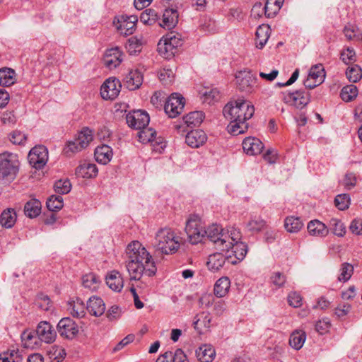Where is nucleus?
<instances>
[{
	"label": "nucleus",
	"instance_id": "f704fd0d",
	"mask_svg": "<svg viewBox=\"0 0 362 362\" xmlns=\"http://www.w3.org/2000/svg\"><path fill=\"white\" fill-rule=\"evenodd\" d=\"M100 284V278L93 273H88L82 276L83 286L91 291H96Z\"/></svg>",
	"mask_w": 362,
	"mask_h": 362
},
{
	"label": "nucleus",
	"instance_id": "473e14b6",
	"mask_svg": "<svg viewBox=\"0 0 362 362\" xmlns=\"http://www.w3.org/2000/svg\"><path fill=\"white\" fill-rule=\"evenodd\" d=\"M41 211V203L39 200L33 199L25 203L24 206V212L25 216L29 218H35Z\"/></svg>",
	"mask_w": 362,
	"mask_h": 362
},
{
	"label": "nucleus",
	"instance_id": "c756f323",
	"mask_svg": "<svg viewBox=\"0 0 362 362\" xmlns=\"http://www.w3.org/2000/svg\"><path fill=\"white\" fill-rule=\"evenodd\" d=\"M16 71L8 67L0 69V86H10L16 82Z\"/></svg>",
	"mask_w": 362,
	"mask_h": 362
},
{
	"label": "nucleus",
	"instance_id": "ea45409f",
	"mask_svg": "<svg viewBox=\"0 0 362 362\" xmlns=\"http://www.w3.org/2000/svg\"><path fill=\"white\" fill-rule=\"evenodd\" d=\"M230 124L228 126V131L233 135L243 134L248 128V124L246 121H236L229 119Z\"/></svg>",
	"mask_w": 362,
	"mask_h": 362
},
{
	"label": "nucleus",
	"instance_id": "6e6552de",
	"mask_svg": "<svg viewBox=\"0 0 362 362\" xmlns=\"http://www.w3.org/2000/svg\"><path fill=\"white\" fill-rule=\"evenodd\" d=\"M207 238L211 242H212L215 247L224 252L226 248L225 232L222 227L217 224H213L204 230V236Z\"/></svg>",
	"mask_w": 362,
	"mask_h": 362
},
{
	"label": "nucleus",
	"instance_id": "393cba45",
	"mask_svg": "<svg viewBox=\"0 0 362 362\" xmlns=\"http://www.w3.org/2000/svg\"><path fill=\"white\" fill-rule=\"evenodd\" d=\"M98 168L94 163H84L76 169V174L83 178H93L98 175Z\"/></svg>",
	"mask_w": 362,
	"mask_h": 362
},
{
	"label": "nucleus",
	"instance_id": "c9c22d12",
	"mask_svg": "<svg viewBox=\"0 0 362 362\" xmlns=\"http://www.w3.org/2000/svg\"><path fill=\"white\" fill-rule=\"evenodd\" d=\"M163 42V45H182L183 40L182 35L176 32H170L164 35L158 42L157 45H161Z\"/></svg>",
	"mask_w": 362,
	"mask_h": 362
},
{
	"label": "nucleus",
	"instance_id": "c85d7f7f",
	"mask_svg": "<svg viewBox=\"0 0 362 362\" xmlns=\"http://www.w3.org/2000/svg\"><path fill=\"white\" fill-rule=\"evenodd\" d=\"M230 281L229 278L223 276L216 281L214 288V295L218 298L224 297L229 291Z\"/></svg>",
	"mask_w": 362,
	"mask_h": 362
},
{
	"label": "nucleus",
	"instance_id": "7ed1b4c3",
	"mask_svg": "<svg viewBox=\"0 0 362 362\" xmlns=\"http://www.w3.org/2000/svg\"><path fill=\"white\" fill-rule=\"evenodd\" d=\"M180 241L170 228L159 230L155 238L153 246L157 252L168 255L175 253L180 247Z\"/></svg>",
	"mask_w": 362,
	"mask_h": 362
},
{
	"label": "nucleus",
	"instance_id": "3c124183",
	"mask_svg": "<svg viewBox=\"0 0 362 362\" xmlns=\"http://www.w3.org/2000/svg\"><path fill=\"white\" fill-rule=\"evenodd\" d=\"M46 204L49 211H57L64 206L63 199L61 195H52L47 199Z\"/></svg>",
	"mask_w": 362,
	"mask_h": 362
},
{
	"label": "nucleus",
	"instance_id": "69168bd1",
	"mask_svg": "<svg viewBox=\"0 0 362 362\" xmlns=\"http://www.w3.org/2000/svg\"><path fill=\"white\" fill-rule=\"evenodd\" d=\"M36 305L42 310L47 311L50 309L52 304L49 298L44 294H40L36 299Z\"/></svg>",
	"mask_w": 362,
	"mask_h": 362
},
{
	"label": "nucleus",
	"instance_id": "f8f14e48",
	"mask_svg": "<svg viewBox=\"0 0 362 362\" xmlns=\"http://www.w3.org/2000/svg\"><path fill=\"white\" fill-rule=\"evenodd\" d=\"M284 101L296 107L298 109H303L310 102V94L303 90H297L292 93H286L284 98Z\"/></svg>",
	"mask_w": 362,
	"mask_h": 362
},
{
	"label": "nucleus",
	"instance_id": "9b49d317",
	"mask_svg": "<svg viewBox=\"0 0 362 362\" xmlns=\"http://www.w3.org/2000/svg\"><path fill=\"white\" fill-rule=\"evenodd\" d=\"M127 123L131 128L141 129L146 127L150 121L148 114L143 110H134L126 115Z\"/></svg>",
	"mask_w": 362,
	"mask_h": 362
},
{
	"label": "nucleus",
	"instance_id": "9d476101",
	"mask_svg": "<svg viewBox=\"0 0 362 362\" xmlns=\"http://www.w3.org/2000/svg\"><path fill=\"white\" fill-rule=\"evenodd\" d=\"M30 164L36 169H41L44 167L48 160V151L44 146L33 147L29 152L28 156Z\"/></svg>",
	"mask_w": 362,
	"mask_h": 362
},
{
	"label": "nucleus",
	"instance_id": "20e7f679",
	"mask_svg": "<svg viewBox=\"0 0 362 362\" xmlns=\"http://www.w3.org/2000/svg\"><path fill=\"white\" fill-rule=\"evenodd\" d=\"M18 156L10 152L0 153V180L12 182L19 171Z\"/></svg>",
	"mask_w": 362,
	"mask_h": 362
},
{
	"label": "nucleus",
	"instance_id": "de8ad7c7",
	"mask_svg": "<svg viewBox=\"0 0 362 362\" xmlns=\"http://www.w3.org/2000/svg\"><path fill=\"white\" fill-rule=\"evenodd\" d=\"M329 229L332 233L339 236L343 237L346 233V227L341 220L332 218L329 222Z\"/></svg>",
	"mask_w": 362,
	"mask_h": 362
},
{
	"label": "nucleus",
	"instance_id": "4468645a",
	"mask_svg": "<svg viewBox=\"0 0 362 362\" xmlns=\"http://www.w3.org/2000/svg\"><path fill=\"white\" fill-rule=\"evenodd\" d=\"M122 61L123 53L119 47L107 49L103 55V64L110 70L117 68Z\"/></svg>",
	"mask_w": 362,
	"mask_h": 362
},
{
	"label": "nucleus",
	"instance_id": "09e8293b",
	"mask_svg": "<svg viewBox=\"0 0 362 362\" xmlns=\"http://www.w3.org/2000/svg\"><path fill=\"white\" fill-rule=\"evenodd\" d=\"M211 317L209 313H202L194 317L193 322L194 328L195 329H199V325L206 328H209L211 326Z\"/></svg>",
	"mask_w": 362,
	"mask_h": 362
},
{
	"label": "nucleus",
	"instance_id": "603ef678",
	"mask_svg": "<svg viewBox=\"0 0 362 362\" xmlns=\"http://www.w3.org/2000/svg\"><path fill=\"white\" fill-rule=\"evenodd\" d=\"M23 358L17 350H11L0 354V362H22Z\"/></svg>",
	"mask_w": 362,
	"mask_h": 362
},
{
	"label": "nucleus",
	"instance_id": "bf43d9fd",
	"mask_svg": "<svg viewBox=\"0 0 362 362\" xmlns=\"http://www.w3.org/2000/svg\"><path fill=\"white\" fill-rule=\"evenodd\" d=\"M50 358L57 362L63 361L66 355L65 349L61 346H53L49 351Z\"/></svg>",
	"mask_w": 362,
	"mask_h": 362
},
{
	"label": "nucleus",
	"instance_id": "13d9d810",
	"mask_svg": "<svg viewBox=\"0 0 362 362\" xmlns=\"http://www.w3.org/2000/svg\"><path fill=\"white\" fill-rule=\"evenodd\" d=\"M8 139L13 144L24 145L26 142L27 136L23 132L19 130H14L9 134Z\"/></svg>",
	"mask_w": 362,
	"mask_h": 362
},
{
	"label": "nucleus",
	"instance_id": "c03bdc74",
	"mask_svg": "<svg viewBox=\"0 0 362 362\" xmlns=\"http://www.w3.org/2000/svg\"><path fill=\"white\" fill-rule=\"evenodd\" d=\"M281 6V0H267L264 6V15L267 18H273L276 15Z\"/></svg>",
	"mask_w": 362,
	"mask_h": 362
},
{
	"label": "nucleus",
	"instance_id": "1a4fd4ad",
	"mask_svg": "<svg viewBox=\"0 0 362 362\" xmlns=\"http://www.w3.org/2000/svg\"><path fill=\"white\" fill-rule=\"evenodd\" d=\"M184 106L185 98L180 94L174 93L166 101L164 110L169 117L174 118L181 113Z\"/></svg>",
	"mask_w": 362,
	"mask_h": 362
},
{
	"label": "nucleus",
	"instance_id": "49530a36",
	"mask_svg": "<svg viewBox=\"0 0 362 362\" xmlns=\"http://www.w3.org/2000/svg\"><path fill=\"white\" fill-rule=\"evenodd\" d=\"M344 33L348 40L362 42V33L360 32L359 28L354 25H346L344 29Z\"/></svg>",
	"mask_w": 362,
	"mask_h": 362
},
{
	"label": "nucleus",
	"instance_id": "58836bf2",
	"mask_svg": "<svg viewBox=\"0 0 362 362\" xmlns=\"http://www.w3.org/2000/svg\"><path fill=\"white\" fill-rule=\"evenodd\" d=\"M204 118L202 111H194L184 117L183 119L188 127H196L201 124Z\"/></svg>",
	"mask_w": 362,
	"mask_h": 362
},
{
	"label": "nucleus",
	"instance_id": "a211bd4d",
	"mask_svg": "<svg viewBox=\"0 0 362 362\" xmlns=\"http://www.w3.org/2000/svg\"><path fill=\"white\" fill-rule=\"evenodd\" d=\"M236 82L240 90L251 92L256 80L250 72L240 71L236 76Z\"/></svg>",
	"mask_w": 362,
	"mask_h": 362
},
{
	"label": "nucleus",
	"instance_id": "680f3d73",
	"mask_svg": "<svg viewBox=\"0 0 362 362\" xmlns=\"http://www.w3.org/2000/svg\"><path fill=\"white\" fill-rule=\"evenodd\" d=\"M54 191L59 194H67L71 189V185L69 180H59L54 183Z\"/></svg>",
	"mask_w": 362,
	"mask_h": 362
},
{
	"label": "nucleus",
	"instance_id": "72a5a7b5",
	"mask_svg": "<svg viewBox=\"0 0 362 362\" xmlns=\"http://www.w3.org/2000/svg\"><path fill=\"white\" fill-rule=\"evenodd\" d=\"M225 236H226L225 245L227 246L225 251L229 252L232 244L240 242L241 233L239 229L231 227L227 230V232H225Z\"/></svg>",
	"mask_w": 362,
	"mask_h": 362
},
{
	"label": "nucleus",
	"instance_id": "a878e982",
	"mask_svg": "<svg viewBox=\"0 0 362 362\" xmlns=\"http://www.w3.org/2000/svg\"><path fill=\"white\" fill-rule=\"evenodd\" d=\"M231 249V253L233 255L235 259L232 258L229 259L230 262L233 264H235L237 262L243 260L247 252V245L243 242H238L231 245L230 250Z\"/></svg>",
	"mask_w": 362,
	"mask_h": 362
},
{
	"label": "nucleus",
	"instance_id": "864d4df0",
	"mask_svg": "<svg viewBox=\"0 0 362 362\" xmlns=\"http://www.w3.org/2000/svg\"><path fill=\"white\" fill-rule=\"evenodd\" d=\"M346 75L350 81L356 83L362 77V69L358 65L355 64L347 69Z\"/></svg>",
	"mask_w": 362,
	"mask_h": 362
},
{
	"label": "nucleus",
	"instance_id": "39448f33",
	"mask_svg": "<svg viewBox=\"0 0 362 362\" xmlns=\"http://www.w3.org/2000/svg\"><path fill=\"white\" fill-rule=\"evenodd\" d=\"M140 142L143 144L150 143L152 150L156 153H161L166 146L164 139L157 136V132L152 128L144 127L138 133Z\"/></svg>",
	"mask_w": 362,
	"mask_h": 362
},
{
	"label": "nucleus",
	"instance_id": "7c9ffc66",
	"mask_svg": "<svg viewBox=\"0 0 362 362\" xmlns=\"http://www.w3.org/2000/svg\"><path fill=\"white\" fill-rule=\"evenodd\" d=\"M17 215L14 209H7L2 211L0 216V223L6 228H12L16 221Z\"/></svg>",
	"mask_w": 362,
	"mask_h": 362
},
{
	"label": "nucleus",
	"instance_id": "4c0bfd02",
	"mask_svg": "<svg viewBox=\"0 0 362 362\" xmlns=\"http://www.w3.org/2000/svg\"><path fill=\"white\" fill-rule=\"evenodd\" d=\"M325 76V71L322 64L312 66L308 74V76L320 85L324 82Z\"/></svg>",
	"mask_w": 362,
	"mask_h": 362
},
{
	"label": "nucleus",
	"instance_id": "f03ea898",
	"mask_svg": "<svg viewBox=\"0 0 362 362\" xmlns=\"http://www.w3.org/2000/svg\"><path fill=\"white\" fill-rule=\"evenodd\" d=\"M255 113V107L250 102L243 99H238L227 103L223 110V114L227 119L247 121Z\"/></svg>",
	"mask_w": 362,
	"mask_h": 362
},
{
	"label": "nucleus",
	"instance_id": "a19ab883",
	"mask_svg": "<svg viewBox=\"0 0 362 362\" xmlns=\"http://www.w3.org/2000/svg\"><path fill=\"white\" fill-rule=\"evenodd\" d=\"M306 339L305 333L303 331L293 332L289 339V344L296 350H299L302 348Z\"/></svg>",
	"mask_w": 362,
	"mask_h": 362
},
{
	"label": "nucleus",
	"instance_id": "b1692460",
	"mask_svg": "<svg viewBox=\"0 0 362 362\" xmlns=\"http://www.w3.org/2000/svg\"><path fill=\"white\" fill-rule=\"evenodd\" d=\"M106 284L112 291H120L124 286L121 274L115 270L110 272L106 276Z\"/></svg>",
	"mask_w": 362,
	"mask_h": 362
},
{
	"label": "nucleus",
	"instance_id": "412c9836",
	"mask_svg": "<svg viewBox=\"0 0 362 362\" xmlns=\"http://www.w3.org/2000/svg\"><path fill=\"white\" fill-rule=\"evenodd\" d=\"M231 259V255H224L221 252H216L209 255L207 261L208 269L212 272L218 271L225 264L226 259Z\"/></svg>",
	"mask_w": 362,
	"mask_h": 362
},
{
	"label": "nucleus",
	"instance_id": "e433bc0d",
	"mask_svg": "<svg viewBox=\"0 0 362 362\" xmlns=\"http://www.w3.org/2000/svg\"><path fill=\"white\" fill-rule=\"evenodd\" d=\"M303 223L299 217L288 216L284 221V227L288 233H298L303 228Z\"/></svg>",
	"mask_w": 362,
	"mask_h": 362
},
{
	"label": "nucleus",
	"instance_id": "e2e57ef3",
	"mask_svg": "<svg viewBox=\"0 0 362 362\" xmlns=\"http://www.w3.org/2000/svg\"><path fill=\"white\" fill-rule=\"evenodd\" d=\"M340 270L341 273L338 277V279L340 281H346L351 278L354 272V267L349 263H344L341 265Z\"/></svg>",
	"mask_w": 362,
	"mask_h": 362
},
{
	"label": "nucleus",
	"instance_id": "2eb2a0df",
	"mask_svg": "<svg viewBox=\"0 0 362 362\" xmlns=\"http://www.w3.org/2000/svg\"><path fill=\"white\" fill-rule=\"evenodd\" d=\"M57 330L62 337L72 339L78 332V327L72 319L64 317L58 322Z\"/></svg>",
	"mask_w": 362,
	"mask_h": 362
},
{
	"label": "nucleus",
	"instance_id": "0e129e2a",
	"mask_svg": "<svg viewBox=\"0 0 362 362\" xmlns=\"http://www.w3.org/2000/svg\"><path fill=\"white\" fill-rule=\"evenodd\" d=\"M177 47H157L158 54L165 59H172L176 52Z\"/></svg>",
	"mask_w": 362,
	"mask_h": 362
},
{
	"label": "nucleus",
	"instance_id": "5fc2aeb1",
	"mask_svg": "<svg viewBox=\"0 0 362 362\" xmlns=\"http://www.w3.org/2000/svg\"><path fill=\"white\" fill-rule=\"evenodd\" d=\"M269 27L259 26L256 30V45H265L269 39Z\"/></svg>",
	"mask_w": 362,
	"mask_h": 362
},
{
	"label": "nucleus",
	"instance_id": "4be33fe9",
	"mask_svg": "<svg viewBox=\"0 0 362 362\" xmlns=\"http://www.w3.org/2000/svg\"><path fill=\"white\" fill-rule=\"evenodd\" d=\"M86 310L90 315L100 317L105 313V305L102 298L93 296L87 303Z\"/></svg>",
	"mask_w": 362,
	"mask_h": 362
},
{
	"label": "nucleus",
	"instance_id": "4d7b16f0",
	"mask_svg": "<svg viewBox=\"0 0 362 362\" xmlns=\"http://www.w3.org/2000/svg\"><path fill=\"white\" fill-rule=\"evenodd\" d=\"M341 59L346 64H351L356 61V54L353 47H347L341 52Z\"/></svg>",
	"mask_w": 362,
	"mask_h": 362
},
{
	"label": "nucleus",
	"instance_id": "f257e3e1",
	"mask_svg": "<svg viewBox=\"0 0 362 362\" xmlns=\"http://www.w3.org/2000/svg\"><path fill=\"white\" fill-rule=\"evenodd\" d=\"M124 259L131 280H140L144 275L153 276L157 272V267L151 255L137 240L127 245Z\"/></svg>",
	"mask_w": 362,
	"mask_h": 362
},
{
	"label": "nucleus",
	"instance_id": "774afa93",
	"mask_svg": "<svg viewBox=\"0 0 362 362\" xmlns=\"http://www.w3.org/2000/svg\"><path fill=\"white\" fill-rule=\"evenodd\" d=\"M356 177L353 173H348L343 180V185L346 189H351L356 185Z\"/></svg>",
	"mask_w": 362,
	"mask_h": 362
},
{
	"label": "nucleus",
	"instance_id": "423d86ee",
	"mask_svg": "<svg viewBox=\"0 0 362 362\" xmlns=\"http://www.w3.org/2000/svg\"><path fill=\"white\" fill-rule=\"evenodd\" d=\"M185 232L189 241L192 244L200 243L204 238V230L202 226L201 219L197 215L191 216L185 226Z\"/></svg>",
	"mask_w": 362,
	"mask_h": 362
},
{
	"label": "nucleus",
	"instance_id": "cd10ccee",
	"mask_svg": "<svg viewBox=\"0 0 362 362\" xmlns=\"http://www.w3.org/2000/svg\"><path fill=\"white\" fill-rule=\"evenodd\" d=\"M196 356L201 362H211L215 356V349L210 344H204L196 351Z\"/></svg>",
	"mask_w": 362,
	"mask_h": 362
},
{
	"label": "nucleus",
	"instance_id": "052dcab7",
	"mask_svg": "<svg viewBox=\"0 0 362 362\" xmlns=\"http://www.w3.org/2000/svg\"><path fill=\"white\" fill-rule=\"evenodd\" d=\"M335 206L341 211L349 208L351 199L348 194H341L336 197L334 199Z\"/></svg>",
	"mask_w": 362,
	"mask_h": 362
},
{
	"label": "nucleus",
	"instance_id": "5701e85b",
	"mask_svg": "<svg viewBox=\"0 0 362 362\" xmlns=\"http://www.w3.org/2000/svg\"><path fill=\"white\" fill-rule=\"evenodd\" d=\"M307 228L308 233L313 236L325 237L329 233L327 226L318 220L310 221Z\"/></svg>",
	"mask_w": 362,
	"mask_h": 362
},
{
	"label": "nucleus",
	"instance_id": "2f4dec72",
	"mask_svg": "<svg viewBox=\"0 0 362 362\" xmlns=\"http://www.w3.org/2000/svg\"><path fill=\"white\" fill-rule=\"evenodd\" d=\"M266 227V221L257 216H251L246 224V228L252 233H257L262 231Z\"/></svg>",
	"mask_w": 362,
	"mask_h": 362
},
{
	"label": "nucleus",
	"instance_id": "ddd939ff",
	"mask_svg": "<svg viewBox=\"0 0 362 362\" xmlns=\"http://www.w3.org/2000/svg\"><path fill=\"white\" fill-rule=\"evenodd\" d=\"M121 83L116 78H109L102 85L100 94L105 100H114L120 92Z\"/></svg>",
	"mask_w": 362,
	"mask_h": 362
},
{
	"label": "nucleus",
	"instance_id": "dca6fc26",
	"mask_svg": "<svg viewBox=\"0 0 362 362\" xmlns=\"http://www.w3.org/2000/svg\"><path fill=\"white\" fill-rule=\"evenodd\" d=\"M35 333L37 338L45 343L53 342L57 336L55 329L51 324L47 321H42L38 324Z\"/></svg>",
	"mask_w": 362,
	"mask_h": 362
},
{
	"label": "nucleus",
	"instance_id": "bb28decb",
	"mask_svg": "<svg viewBox=\"0 0 362 362\" xmlns=\"http://www.w3.org/2000/svg\"><path fill=\"white\" fill-rule=\"evenodd\" d=\"M95 157L97 162L105 165L109 163L112 158V150L107 145L98 146L95 150Z\"/></svg>",
	"mask_w": 362,
	"mask_h": 362
},
{
	"label": "nucleus",
	"instance_id": "6e6d98bb",
	"mask_svg": "<svg viewBox=\"0 0 362 362\" xmlns=\"http://www.w3.org/2000/svg\"><path fill=\"white\" fill-rule=\"evenodd\" d=\"M158 75L160 81L164 85L170 84L173 81L175 77L173 71L171 69H167L165 67L160 69Z\"/></svg>",
	"mask_w": 362,
	"mask_h": 362
},
{
	"label": "nucleus",
	"instance_id": "79ce46f5",
	"mask_svg": "<svg viewBox=\"0 0 362 362\" xmlns=\"http://www.w3.org/2000/svg\"><path fill=\"white\" fill-rule=\"evenodd\" d=\"M93 130L88 127H83L78 133L77 137H76L80 147H83L84 148L88 146L90 142L93 140Z\"/></svg>",
	"mask_w": 362,
	"mask_h": 362
},
{
	"label": "nucleus",
	"instance_id": "338daca9",
	"mask_svg": "<svg viewBox=\"0 0 362 362\" xmlns=\"http://www.w3.org/2000/svg\"><path fill=\"white\" fill-rule=\"evenodd\" d=\"M83 149H84V148L80 147L77 139L75 138L74 140L69 141L67 143L66 147L64 149V152L68 156H71L70 153H75L82 151Z\"/></svg>",
	"mask_w": 362,
	"mask_h": 362
},
{
	"label": "nucleus",
	"instance_id": "8fccbe9b",
	"mask_svg": "<svg viewBox=\"0 0 362 362\" xmlns=\"http://www.w3.org/2000/svg\"><path fill=\"white\" fill-rule=\"evenodd\" d=\"M358 95V89L354 85L344 87L341 90V98L345 102L353 100Z\"/></svg>",
	"mask_w": 362,
	"mask_h": 362
},
{
	"label": "nucleus",
	"instance_id": "0eeeda50",
	"mask_svg": "<svg viewBox=\"0 0 362 362\" xmlns=\"http://www.w3.org/2000/svg\"><path fill=\"white\" fill-rule=\"evenodd\" d=\"M137 21L138 18L135 15H121L115 18L113 24L121 35L127 36L134 33Z\"/></svg>",
	"mask_w": 362,
	"mask_h": 362
},
{
	"label": "nucleus",
	"instance_id": "f3484780",
	"mask_svg": "<svg viewBox=\"0 0 362 362\" xmlns=\"http://www.w3.org/2000/svg\"><path fill=\"white\" fill-rule=\"evenodd\" d=\"M143 74L138 69H132L123 79L124 86L130 90L138 89L143 82Z\"/></svg>",
	"mask_w": 362,
	"mask_h": 362
},
{
	"label": "nucleus",
	"instance_id": "37998d69",
	"mask_svg": "<svg viewBox=\"0 0 362 362\" xmlns=\"http://www.w3.org/2000/svg\"><path fill=\"white\" fill-rule=\"evenodd\" d=\"M70 313L74 317L81 318L85 315L86 307L80 298L69 303Z\"/></svg>",
	"mask_w": 362,
	"mask_h": 362
},
{
	"label": "nucleus",
	"instance_id": "6ab92c4d",
	"mask_svg": "<svg viewBox=\"0 0 362 362\" xmlns=\"http://www.w3.org/2000/svg\"><path fill=\"white\" fill-rule=\"evenodd\" d=\"M206 133L201 129L192 130L185 136L186 144L192 148H199L206 141Z\"/></svg>",
	"mask_w": 362,
	"mask_h": 362
},
{
	"label": "nucleus",
	"instance_id": "a18cd8bd",
	"mask_svg": "<svg viewBox=\"0 0 362 362\" xmlns=\"http://www.w3.org/2000/svg\"><path fill=\"white\" fill-rule=\"evenodd\" d=\"M178 22V13L175 9H166L163 16V25L168 28L174 27Z\"/></svg>",
	"mask_w": 362,
	"mask_h": 362
},
{
	"label": "nucleus",
	"instance_id": "aec40b11",
	"mask_svg": "<svg viewBox=\"0 0 362 362\" xmlns=\"http://www.w3.org/2000/svg\"><path fill=\"white\" fill-rule=\"evenodd\" d=\"M264 148L262 142L255 137H247L243 141V148L248 155H257L262 152Z\"/></svg>",
	"mask_w": 362,
	"mask_h": 362
}]
</instances>
